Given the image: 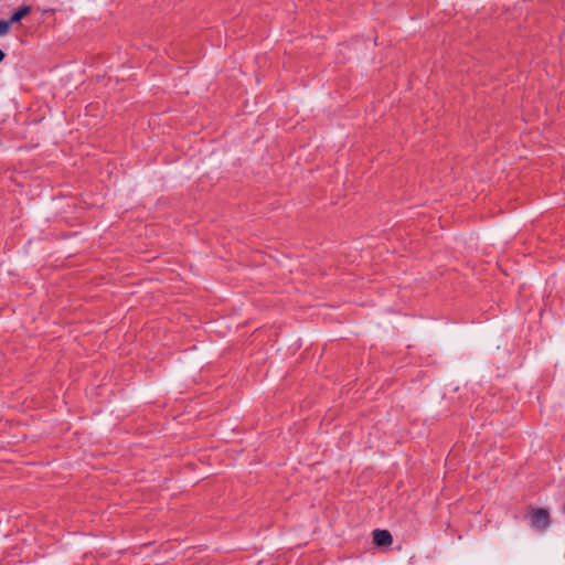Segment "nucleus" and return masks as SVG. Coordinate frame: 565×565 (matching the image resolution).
I'll return each mask as SVG.
<instances>
[{
	"label": "nucleus",
	"instance_id": "f257e3e1",
	"mask_svg": "<svg viewBox=\"0 0 565 565\" xmlns=\"http://www.w3.org/2000/svg\"><path fill=\"white\" fill-rule=\"evenodd\" d=\"M532 525L537 530H546L550 525V513L546 509H533L531 512Z\"/></svg>",
	"mask_w": 565,
	"mask_h": 565
},
{
	"label": "nucleus",
	"instance_id": "20e7f679",
	"mask_svg": "<svg viewBox=\"0 0 565 565\" xmlns=\"http://www.w3.org/2000/svg\"><path fill=\"white\" fill-rule=\"evenodd\" d=\"M11 24L10 20H0V36H4L9 33Z\"/></svg>",
	"mask_w": 565,
	"mask_h": 565
},
{
	"label": "nucleus",
	"instance_id": "7ed1b4c3",
	"mask_svg": "<svg viewBox=\"0 0 565 565\" xmlns=\"http://www.w3.org/2000/svg\"><path fill=\"white\" fill-rule=\"evenodd\" d=\"M31 12L30 6L20 7L9 19L11 23H15L21 21L24 17H26Z\"/></svg>",
	"mask_w": 565,
	"mask_h": 565
},
{
	"label": "nucleus",
	"instance_id": "39448f33",
	"mask_svg": "<svg viewBox=\"0 0 565 565\" xmlns=\"http://www.w3.org/2000/svg\"><path fill=\"white\" fill-rule=\"evenodd\" d=\"M6 54L0 50V63L4 60Z\"/></svg>",
	"mask_w": 565,
	"mask_h": 565
},
{
	"label": "nucleus",
	"instance_id": "423d86ee",
	"mask_svg": "<svg viewBox=\"0 0 565 565\" xmlns=\"http://www.w3.org/2000/svg\"><path fill=\"white\" fill-rule=\"evenodd\" d=\"M564 511H565V504H564Z\"/></svg>",
	"mask_w": 565,
	"mask_h": 565
},
{
	"label": "nucleus",
	"instance_id": "f03ea898",
	"mask_svg": "<svg viewBox=\"0 0 565 565\" xmlns=\"http://www.w3.org/2000/svg\"><path fill=\"white\" fill-rule=\"evenodd\" d=\"M373 542L377 546H391L393 536L387 530H375L372 533Z\"/></svg>",
	"mask_w": 565,
	"mask_h": 565
}]
</instances>
